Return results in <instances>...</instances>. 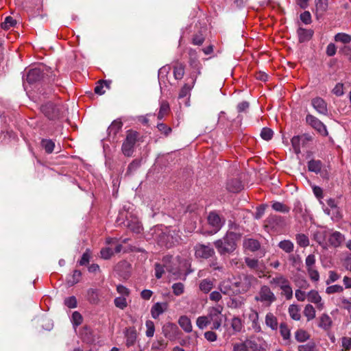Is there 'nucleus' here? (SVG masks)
I'll return each instance as SVG.
<instances>
[{
    "instance_id": "obj_1",
    "label": "nucleus",
    "mask_w": 351,
    "mask_h": 351,
    "mask_svg": "<svg viewBox=\"0 0 351 351\" xmlns=\"http://www.w3.org/2000/svg\"><path fill=\"white\" fill-rule=\"evenodd\" d=\"M230 229L222 239L214 243L215 247L221 255L232 253L237 247V241L241 237L242 234L237 224L232 223Z\"/></svg>"
},
{
    "instance_id": "obj_2",
    "label": "nucleus",
    "mask_w": 351,
    "mask_h": 351,
    "mask_svg": "<svg viewBox=\"0 0 351 351\" xmlns=\"http://www.w3.org/2000/svg\"><path fill=\"white\" fill-rule=\"evenodd\" d=\"M189 64L193 69V71H191L189 77L187 79V80H189L190 81H188L184 84V85L181 88L178 95L179 99L187 97V100L185 102V105L186 106H189V97L191 95V90L195 84L197 76L201 74L202 69V65L197 58L195 51L191 49L189 51Z\"/></svg>"
},
{
    "instance_id": "obj_3",
    "label": "nucleus",
    "mask_w": 351,
    "mask_h": 351,
    "mask_svg": "<svg viewBox=\"0 0 351 351\" xmlns=\"http://www.w3.org/2000/svg\"><path fill=\"white\" fill-rule=\"evenodd\" d=\"M265 346L263 337L253 335L243 341L233 343L232 351H265Z\"/></svg>"
},
{
    "instance_id": "obj_4",
    "label": "nucleus",
    "mask_w": 351,
    "mask_h": 351,
    "mask_svg": "<svg viewBox=\"0 0 351 351\" xmlns=\"http://www.w3.org/2000/svg\"><path fill=\"white\" fill-rule=\"evenodd\" d=\"M256 278L252 275L242 273L234 277L230 284L235 291L245 293L256 284Z\"/></svg>"
},
{
    "instance_id": "obj_5",
    "label": "nucleus",
    "mask_w": 351,
    "mask_h": 351,
    "mask_svg": "<svg viewBox=\"0 0 351 351\" xmlns=\"http://www.w3.org/2000/svg\"><path fill=\"white\" fill-rule=\"evenodd\" d=\"M126 220H124V215L123 213H119L117 219V223L119 226L123 224L124 226L129 228L132 232L138 234L141 233L143 228L141 222L138 219L133 215H130V216H125Z\"/></svg>"
},
{
    "instance_id": "obj_6",
    "label": "nucleus",
    "mask_w": 351,
    "mask_h": 351,
    "mask_svg": "<svg viewBox=\"0 0 351 351\" xmlns=\"http://www.w3.org/2000/svg\"><path fill=\"white\" fill-rule=\"evenodd\" d=\"M180 239L179 231L175 228L173 230H169L167 232H162L161 235H160L158 242L161 245L170 248L176 243H178Z\"/></svg>"
},
{
    "instance_id": "obj_7",
    "label": "nucleus",
    "mask_w": 351,
    "mask_h": 351,
    "mask_svg": "<svg viewBox=\"0 0 351 351\" xmlns=\"http://www.w3.org/2000/svg\"><path fill=\"white\" fill-rule=\"evenodd\" d=\"M254 300L256 302H261L265 306H269L276 301V298L268 286L263 285L260 288V290L258 294L255 296Z\"/></svg>"
},
{
    "instance_id": "obj_8",
    "label": "nucleus",
    "mask_w": 351,
    "mask_h": 351,
    "mask_svg": "<svg viewBox=\"0 0 351 351\" xmlns=\"http://www.w3.org/2000/svg\"><path fill=\"white\" fill-rule=\"evenodd\" d=\"M41 111L48 119H56L62 116L64 111V107L49 102L41 106Z\"/></svg>"
},
{
    "instance_id": "obj_9",
    "label": "nucleus",
    "mask_w": 351,
    "mask_h": 351,
    "mask_svg": "<svg viewBox=\"0 0 351 351\" xmlns=\"http://www.w3.org/2000/svg\"><path fill=\"white\" fill-rule=\"evenodd\" d=\"M136 139L137 133L136 132L128 131L126 138L122 145V152L125 156H130L133 154Z\"/></svg>"
},
{
    "instance_id": "obj_10",
    "label": "nucleus",
    "mask_w": 351,
    "mask_h": 351,
    "mask_svg": "<svg viewBox=\"0 0 351 351\" xmlns=\"http://www.w3.org/2000/svg\"><path fill=\"white\" fill-rule=\"evenodd\" d=\"M312 141V136L309 134H304L300 136H294L291 140V145L296 154L300 153L301 147H304L306 144Z\"/></svg>"
},
{
    "instance_id": "obj_11",
    "label": "nucleus",
    "mask_w": 351,
    "mask_h": 351,
    "mask_svg": "<svg viewBox=\"0 0 351 351\" xmlns=\"http://www.w3.org/2000/svg\"><path fill=\"white\" fill-rule=\"evenodd\" d=\"M306 121L322 136H326L328 134L326 125L317 117L308 114L306 117Z\"/></svg>"
},
{
    "instance_id": "obj_12",
    "label": "nucleus",
    "mask_w": 351,
    "mask_h": 351,
    "mask_svg": "<svg viewBox=\"0 0 351 351\" xmlns=\"http://www.w3.org/2000/svg\"><path fill=\"white\" fill-rule=\"evenodd\" d=\"M195 256L199 258H208L215 254L213 247L209 245L198 244L195 247Z\"/></svg>"
},
{
    "instance_id": "obj_13",
    "label": "nucleus",
    "mask_w": 351,
    "mask_h": 351,
    "mask_svg": "<svg viewBox=\"0 0 351 351\" xmlns=\"http://www.w3.org/2000/svg\"><path fill=\"white\" fill-rule=\"evenodd\" d=\"M208 222L213 228L214 233L217 232L223 226L224 221L215 212H211L208 216Z\"/></svg>"
},
{
    "instance_id": "obj_14",
    "label": "nucleus",
    "mask_w": 351,
    "mask_h": 351,
    "mask_svg": "<svg viewBox=\"0 0 351 351\" xmlns=\"http://www.w3.org/2000/svg\"><path fill=\"white\" fill-rule=\"evenodd\" d=\"M247 266L254 270L259 276L263 274L265 269V266L262 261H259L256 258H245V259Z\"/></svg>"
},
{
    "instance_id": "obj_15",
    "label": "nucleus",
    "mask_w": 351,
    "mask_h": 351,
    "mask_svg": "<svg viewBox=\"0 0 351 351\" xmlns=\"http://www.w3.org/2000/svg\"><path fill=\"white\" fill-rule=\"evenodd\" d=\"M307 300L308 302L313 303L316 305L318 310L322 311L324 308V303L322 301V297L318 291L311 290L307 293Z\"/></svg>"
},
{
    "instance_id": "obj_16",
    "label": "nucleus",
    "mask_w": 351,
    "mask_h": 351,
    "mask_svg": "<svg viewBox=\"0 0 351 351\" xmlns=\"http://www.w3.org/2000/svg\"><path fill=\"white\" fill-rule=\"evenodd\" d=\"M43 76V73L40 67H35L28 71L26 80L29 84H33L39 81Z\"/></svg>"
},
{
    "instance_id": "obj_17",
    "label": "nucleus",
    "mask_w": 351,
    "mask_h": 351,
    "mask_svg": "<svg viewBox=\"0 0 351 351\" xmlns=\"http://www.w3.org/2000/svg\"><path fill=\"white\" fill-rule=\"evenodd\" d=\"M124 335L127 347L134 346L137 339L136 328L134 326L126 328L124 330Z\"/></svg>"
},
{
    "instance_id": "obj_18",
    "label": "nucleus",
    "mask_w": 351,
    "mask_h": 351,
    "mask_svg": "<svg viewBox=\"0 0 351 351\" xmlns=\"http://www.w3.org/2000/svg\"><path fill=\"white\" fill-rule=\"evenodd\" d=\"M311 104L314 109L319 114H326L328 113L327 104L321 97H315L312 99Z\"/></svg>"
},
{
    "instance_id": "obj_19",
    "label": "nucleus",
    "mask_w": 351,
    "mask_h": 351,
    "mask_svg": "<svg viewBox=\"0 0 351 351\" xmlns=\"http://www.w3.org/2000/svg\"><path fill=\"white\" fill-rule=\"evenodd\" d=\"M168 308L167 302H156L151 308V315L154 319H157Z\"/></svg>"
},
{
    "instance_id": "obj_20",
    "label": "nucleus",
    "mask_w": 351,
    "mask_h": 351,
    "mask_svg": "<svg viewBox=\"0 0 351 351\" xmlns=\"http://www.w3.org/2000/svg\"><path fill=\"white\" fill-rule=\"evenodd\" d=\"M162 330L166 338L172 339L177 335L178 328L175 324L168 322L162 326Z\"/></svg>"
},
{
    "instance_id": "obj_21",
    "label": "nucleus",
    "mask_w": 351,
    "mask_h": 351,
    "mask_svg": "<svg viewBox=\"0 0 351 351\" xmlns=\"http://www.w3.org/2000/svg\"><path fill=\"white\" fill-rule=\"evenodd\" d=\"M328 236V231L324 228L318 229L313 233L314 240L319 245H320L324 247H326V238Z\"/></svg>"
},
{
    "instance_id": "obj_22",
    "label": "nucleus",
    "mask_w": 351,
    "mask_h": 351,
    "mask_svg": "<svg viewBox=\"0 0 351 351\" xmlns=\"http://www.w3.org/2000/svg\"><path fill=\"white\" fill-rule=\"evenodd\" d=\"M313 30L311 29L299 27L297 30V34L300 43H305L310 40L313 37Z\"/></svg>"
},
{
    "instance_id": "obj_23",
    "label": "nucleus",
    "mask_w": 351,
    "mask_h": 351,
    "mask_svg": "<svg viewBox=\"0 0 351 351\" xmlns=\"http://www.w3.org/2000/svg\"><path fill=\"white\" fill-rule=\"evenodd\" d=\"M265 324L271 330L274 331L277 330L279 326L278 318L271 312L266 314Z\"/></svg>"
},
{
    "instance_id": "obj_24",
    "label": "nucleus",
    "mask_w": 351,
    "mask_h": 351,
    "mask_svg": "<svg viewBox=\"0 0 351 351\" xmlns=\"http://www.w3.org/2000/svg\"><path fill=\"white\" fill-rule=\"evenodd\" d=\"M223 306L219 304H217L208 309V317L210 321L221 319V312L223 311Z\"/></svg>"
},
{
    "instance_id": "obj_25",
    "label": "nucleus",
    "mask_w": 351,
    "mask_h": 351,
    "mask_svg": "<svg viewBox=\"0 0 351 351\" xmlns=\"http://www.w3.org/2000/svg\"><path fill=\"white\" fill-rule=\"evenodd\" d=\"M320 204L322 205V208L325 214L330 216L332 220H337L340 218V211L338 206L334 208L326 207L325 204L320 201Z\"/></svg>"
},
{
    "instance_id": "obj_26",
    "label": "nucleus",
    "mask_w": 351,
    "mask_h": 351,
    "mask_svg": "<svg viewBox=\"0 0 351 351\" xmlns=\"http://www.w3.org/2000/svg\"><path fill=\"white\" fill-rule=\"evenodd\" d=\"M343 240H344L343 235L337 231L334 232L332 234H330L329 236V238H328L329 243L335 247H339L341 244V243L343 241Z\"/></svg>"
},
{
    "instance_id": "obj_27",
    "label": "nucleus",
    "mask_w": 351,
    "mask_h": 351,
    "mask_svg": "<svg viewBox=\"0 0 351 351\" xmlns=\"http://www.w3.org/2000/svg\"><path fill=\"white\" fill-rule=\"evenodd\" d=\"M180 326L186 332H191L193 327L191 319L186 315L181 316L178 319Z\"/></svg>"
},
{
    "instance_id": "obj_28",
    "label": "nucleus",
    "mask_w": 351,
    "mask_h": 351,
    "mask_svg": "<svg viewBox=\"0 0 351 351\" xmlns=\"http://www.w3.org/2000/svg\"><path fill=\"white\" fill-rule=\"evenodd\" d=\"M332 325V319L330 317L326 314L323 313L319 317V322L318 324V326L324 330H328Z\"/></svg>"
},
{
    "instance_id": "obj_29",
    "label": "nucleus",
    "mask_w": 351,
    "mask_h": 351,
    "mask_svg": "<svg viewBox=\"0 0 351 351\" xmlns=\"http://www.w3.org/2000/svg\"><path fill=\"white\" fill-rule=\"evenodd\" d=\"M289 282V280L286 277L281 274H278L269 280V284L271 285L279 287L281 289V287Z\"/></svg>"
},
{
    "instance_id": "obj_30",
    "label": "nucleus",
    "mask_w": 351,
    "mask_h": 351,
    "mask_svg": "<svg viewBox=\"0 0 351 351\" xmlns=\"http://www.w3.org/2000/svg\"><path fill=\"white\" fill-rule=\"evenodd\" d=\"M123 123L119 120H114L108 128V134L110 136H115L122 128Z\"/></svg>"
},
{
    "instance_id": "obj_31",
    "label": "nucleus",
    "mask_w": 351,
    "mask_h": 351,
    "mask_svg": "<svg viewBox=\"0 0 351 351\" xmlns=\"http://www.w3.org/2000/svg\"><path fill=\"white\" fill-rule=\"evenodd\" d=\"M40 145L47 154H51L55 148V143L51 139L43 138L40 142Z\"/></svg>"
},
{
    "instance_id": "obj_32",
    "label": "nucleus",
    "mask_w": 351,
    "mask_h": 351,
    "mask_svg": "<svg viewBox=\"0 0 351 351\" xmlns=\"http://www.w3.org/2000/svg\"><path fill=\"white\" fill-rule=\"evenodd\" d=\"M288 312L291 319L298 321L301 318L300 308L297 304H291L289 306Z\"/></svg>"
},
{
    "instance_id": "obj_33",
    "label": "nucleus",
    "mask_w": 351,
    "mask_h": 351,
    "mask_svg": "<svg viewBox=\"0 0 351 351\" xmlns=\"http://www.w3.org/2000/svg\"><path fill=\"white\" fill-rule=\"evenodd\" d=\"M242 184L238 180H231L227 183V189L232 193H237L242 189Z\"/></svg>"
},
{
    "instance_id": "obj_34",
    "label": "nucleus",
    "mask_w": 351,
    "mask_h": 351,
    "mask_svg": "<svg viewBox=\"0 0 351 351\" xmlns=\"http://www.w3.org/2000/svg\"><path fill=\"white\" fill-rule=\"evenodd\" d=\"M243 247L252 252H254L260 247L259 242L253 239H247L243 241Z\"/></svg>"
},
{
    "instance_id": "obj_35",
    "label": "nucleus",
    "mask_w": 351,
    "mask_h": 351,
    "mask_svg": "<svg viewBox=\"0 0 351 351\" xmlns=\"http://www.w3.org/2000/svg\"><path fill=\"white\" fill-rule=\"evenodd\" d=\"M213 286H214L213 280L206 278V279L202 280L200 282L199 287V289L202 292L207 293L211 291Z\"/></svg>"
},
{
    "instance_id": "obj_36",
    "label": "nucleus",
    "mask_w": 351,
    "mask_h": 351,
    "mask_svg": "<svg viewBox=\"0 0 351 351\" xmlns=\"http://www.w3.org/2000/svg\"><path fill=\"white\" fill-rule=\"evenodd\" d=\"M322 167V164L320 160H311L308 162V171L317 174L321 171Z\"/></svg>"
},
{
    "instance_id": "obj_37",
    "label": "nucleus",
    "mask_w": 351,
    "mask_h": 351,
    "mask_svg": "<svg viewBox=\"0 0 351 351\" xmlns=\"http://www.w3.org/2000/svg\"><path fill=\"white\" fill-rule=\"evenodd\" d=\"M169 104L167 101H161L160 102V110L158 114V119H162L169 112Z\"/></svg>"
},
{
    "instance_id": "obj_38",
    "label": "nucleus",
    "mask_w": 351,
    "mask_h": 351,
    "mask_svg": "<svg viewBox=\"0 0 351 351\" xmlns=\"http://www.w3.org/2000/svg\"><path fill=\"white\" fill-rule=\"evenodd\" d=\"M304 315L306 317L307 321H311L315 317L316 311L311 304H306L304 309Z\"/></svg>"
},
{
    "instance_id": "obj_39",
    "label": "nucleus",
    "mask_w": 351,
    "mask_h": 351,
    "mask_svg": "<svg viewBox=\"0 0 351 351\" xmlns=\"http://www.w3.org/2000/svg\"><path fill=\"white\" fill-rule=\"evenodd\" d=\"M184 75V66L181 63H176L173 66V76L176 80H181Z\"/></svg>"
},
{
    "instance_id": "obj_40",
    "label": "nucleus",
    "mask_w": 351,
    "mask_h": 351,
    "mask_svg": "<svg viewBox=\"0 0 351 351\" xmlns=\"http://www.w3.org/2000/svg\"><path fill=\"white\" fill-rule=\"evenodd\" d=\"M280 333L284 340H289L291 337V330L287 324L282 322L279 325Z\"/></svg>"
},
{
    "instance_id": "obj_41",
    "label": "nucleus",
    "mask_w": 351,
    "mask_h": 351,
    "mask_svg": "<svg viewBox=\"0 0 351 351\" xmlns=\"http://www.w3.org/2000/svg\"><path fill=\"white\" fill-rule=\"evenodd\" d=\"M336 42L343 44H349L351 42V36L346 33H337L334 37Z\"/></svg>"
},
{
    "instance_id": "obj_42",
    "label": "nucleus",
    "mask_w": 351,
    "mask_h": 351,
    "mask_svg": "<svg viewBox=\"0 0 351 351\" xmlns=\"http://www.w3.org/2000/svg\"><path fill=\"white\" fill-rule=\"evenodd\" d=\"M82 273L79 270H75L73 274L67 277V283L69 286H73L77 283L81 278Z\"/></svg>"
},
{
    "instance_id": "obj_43",
    "label": "nucleus",
    "mask_w": 351,
    "mask_h": 351,
    "mask_svg": "<svg viewBox=\"0 0 351 351\" xmlns=\"http://www.w3.org/2000/svg\"><path fill=\"white\" fill-rule=\"evenodd\" d=\"M164 267H165L167 271H169V272H172L174 274V272L171 269H170L167 265H162L159 263H156L155 264V276L156 278L160 279L162 277V275L165 273Z\"/></svg>"
},
{
    "instance_id": "obj_44",
    "label": "nucleus",
    "mask_w": 351,
    "mask_h": 351,
    "mask_svg": "<svg viewBox=\"0 0 351 351\" xmlns=\"http://www.w3.org/2000/svg\"><path fill=\"white\" fill-rule=\"evenodd\" d=\"M278 247L287 253H290L293 250V243L289 240H284L279 243Z\"/></svg>"
},
{
    "instance_id": "obj_45",
    "label": "nucleus",
    "mask_w": 351,
    "mask_h": 351,
    "mask_svg": "<svg viewBox=\"0 0 351 351\" xmlns=\"http://www.w3.org/2000/svg\"><path fill=\"white\" fill-rule=\"evenodd\" d=\"M295 338L298 342H304L309 339L310 335L304 330L300 329L295 332Z\"/></svg>"
},
{
    "instance_id": "obj_46",
    "label": "nucleus",
    "mask_w": 351,
    "mask_h": 351,
    "mask_svg": "<svg viewBox=\"0 0 351 351\" xmlns=\"http://www.w3.org/2000/svg\"><path fill=\"white\" fill-rule=\"evenodd\" d=\"M271 207L274 210L282 213H287L290 210L289 206L279 202H274L271 205Z\"/></svg>"
},
{
    "instance_id": "obj_47",
    "label": "nucleus",
    "mask_w": 351,
    "mask_h": 351,
    "mask_svg": "<svg viewBox=\"0 0 351 351\" xmlns=\"http://www.w3.org/2000/svg\"><path fill=\"white\" fill-rule=\"evenodd\" d=\"M88 300L92 304H96L99 301L98 291L94 289H89L87 291Z\"/></svg>"
},
{
    "instance_id": "obj_48",
    "label": "nucleus",
    "mask_w": 351,
    "mask_h": 351,
    "mask_svg": "<svg viewBox=\"0 0 351 351\" xmlns=\"http://www.w3.org/2000/svg\"><path fill=\"white\" fill-rule=\"evenodd\" d=\"M296 242L300 247H307L309 245L308 237L304 234H298L295 237Z\"/></svg>"
},
{
    "instance_id": "obj_49",
    "label": "nucleus",
    "mask_w": 351,
    "mask_h": 351,
    "mask_svg": "<svg viewBox=\"0 0 351 351\" xmlns=\"http://www.w3.org/2000/svg\"><path fill=\"white\" fill-rule=\"evenodd\" d=\"M167 346V343L163 339L157 340L152 343V350L153 351H163Z\"/></svg>"
},
{
    "instance_id": "obj_50",
    "label": "nucleus",
    "mask_w": 351,
    "mask_h": 351,
    "mask_svg": "<svg viewBox=\"0 0 351 351\" xmlns=\"http://www.w3.org/2000/svg\"><path fill=\"white\" fill-rule=\"evenodd\" d=\"M231 327L234 332H240L243 328L241 319L238 317H234L231 320Z\"/></svg>"
},
{
    "instance_id": "obj_51",
    "label": "nucleus",
    "mask_w": 351,
    "mask_h": 351,
    "mask_svg": "<svg viewBox=\"0 0 351 351\" xmlns=\"http://www.w3.org/2000/svg\"><path fill=\"white\" fill-rule=\"evenodd\" d=\"M210 321L209 319V317L208 316H200L197 317L196 321L197 326L202 330L205 328L209 324H210Z\"/></svg>"
},
{
    "instance_id": "obj_52",
    "label": "nucleus",
    "mask_w": 351,
    "mask_h": 351,
    "mask_svg": "<svg viewBox=\"0 0 351 351\" xmlns=\"http://www.w3.org/2000/svg\"><path fill=\"white\" fill-rule=\"evenodd\" d=\"M282 294L285 295L287 300H291L293 298V290L289 282L280 289Z\"/></svg>"
},
{
    "instance_id": "obj_53",
    "label": "nucleus",
    "mask_w": 351,
    "mask_h": 351,
    "mask_svg": "<svg viewBox=\"0 0 351 351\" xmlns=\"http://www.w3.org/2000/svg\"><path fill=\"white\" fill-rule=\"evenodd\" d=\"M337 305L348 311L351 309V301L343 296L338 298Z\"/></svg>"
},
{
    "instance_id": "obj_54",
    "label": "nucleus",
    "mask_w": 351,
    "mask_h": 351,
    "mask_svg": "<svg viewBox=\"0 0 351 351\" xmlns=\"http://www.w3.org/2000/svg\"><path fill=\"white\" fill-rule=\"evenodd\" d=\"M146 332L145 335L147 337H152L155 332V325L152 320H147L145 322Z\"/></svg>"
},
{
    "instance_id": "obj_55",
    "label": "nucleus",
    "mask_w": 351,
    "mask_h": 351,
    "mask_svg": "<svg viewBox=\"0 0 351 351\" xmlns=\"http://www.w3.org/2000/svg\"><path fill=\"white\" fill-rule=\"evenodd\" d=\"M114 303L116 307L122 310L128 306L126 297H117L114 300Z\"/></svg>"
},
{
    "instance_id": "obj_56",
    "label": "nucleus",
    "mask_w": 351,
    "mask_h": 351,
    "mask_svg": "<svg viewBox=\"0 0 351 351\" xmlns=\"http://www.w3.org/2000/svg\"><path fill=\"white\" fill-rule=\"evenodd\" d=\"M82 316L79 312L75 311L73 313L71 316V322L75 328L82 324Z\"/></svg>"
},
{
    "instance_id": "obj_57",
    "label": "nucleus",
    "mask_w": 351,
    "mask_h": 351,
    "mask_svg": "<svg viewBox=\"0 0 351 351\" xmlns=\"http://www.w3.org/2000/svg\"><path fill=\"white\" fill-rule=\"evenodd\" d=\"M341 351H351V337H343L341 339Z\"/></svg>"
},
{
    "instance_id": "obj_58",
    "label": "nucleus",
    "mask_w": 351,
    "mask_h": 351,
    "mask_svg": "<svg viewBox=\"0 0 351 351\" xmlns=\"http://www.w3.org/2000/svg\"><path fill=\"white\" fill-rule=\"evenodd\" d=\"M169 68L168 66H162L158 71V81L160 86V88H162V82H165L167 75L169 73Z\"/></svg>"
},
{
    "instance_id": "obj_59",
    "label": "nucleus",
    "mask_w": 351,
    "mask_h": 351,
    "mask_svg": "<svg viewBox=\"0 0 351 351\" xmlns=\"http://www.w3.org/2000/svg\"><path fill=\"white\" fill-rule=\"evenodd\" d=\"M172 289L174 295L178 296L184 293V285L182 282H176L172 285Z\"/></svg>"
},
{
    "instance_id": "obj_60",
    "label": "nucleus",
    "mask_w": 351,
    "mask_h": 351,
    "mask_svg": "<svg viewBox=\"0 0 351 351\" xmlns=\"http://www.w3.org/2000/svg\"><path fill=\"white\" fill-rule=\"evenodd\" d=\"M64 304L69 308H74L77 307V302L75 296L67 297L64 300Z\"/></svg>"
},
{
    "instance_id": "obj_61",
    "label": "nucleus",
    "mask_w": 351,
    "mask_h": 351,
    "mask_svg": "<svg viewBox=\"0 0 351 351\" xmlns=\"http://www.w3.org/2000/svg\"><path fill=\"white\" fill-rule=\"evenodd\" d=\"M16 23V20H14L12 16H7L5 19L4 22L1 24V27L3 29H9L10 27L14 26Z\"/></svg>"
},
{
    "instance_id": "obj_62",
    "label": "nucleus",
    "mask_w": 351,
    "mask_h": 351,
    "mask_svg": "<svg viewBox=\"0 0 351 351\" xmlns=\"http://www.w3.org/2000/svg\"><path fill=\"white\" fill-rule=\"evenodd\" d=\"M273 135L274 132L268 128H263L261 132V138L265 141L271 140L273 137Z\"/></svg>"
},
{
    "instance_id": "obj_63",
    "label": "nucleus",
    "mask_w": 351,
    "mask_h": 351,
    "mask_svg": "<svg viewBox=\"0 0 351 351\" xmlns=\"http://www.w3.org/2000/svg\"><path fill=\"white\" fill-rule=\"evenodd\" d=\"M343 291V287L339 285H334L326 287V293L327 294H332L336 293H341Z\"/></svg>"
},
{
    "instance_id": "obj_64",
    "label": "nucleus",
    "mask_w": 351,
    "mask_h": 351,
    "mask_svg": "<svg viewBox=\"0 0 351 351\" xmlns=\"http://www.w3.org/2000/svg\"><path fill=\"white\" fill-rule=\"evenodd\" d=\"M299 351H316V346L314 342H308L306 344L298 346Z\"/></svg>"
}]
</instances>
